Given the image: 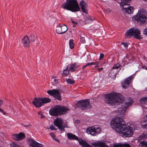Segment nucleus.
Masks as SVG:
<instances>
[{
  "mask_svg": "<svg viewBox=\"0 0 147 147\" xmlns=\"http://www.w3.org/2000/svg\"><path fill=\"white\" fill-rule=\"evenodd\" d=\"M38 115H40V118L41 119L43 118L44 117V115L40 111L38 112Z\"/></svg>",
  "mask_w": 147,
  "mask_h": 147,
  "instance_id": "58836bf2",
  "label": "nucleus"
},
{
  "mask_svg": "<svg viewBox=\"0 0 147 147\" xmlns=\"http://www.w3.org/2000/svg\"><path fill=\"white\" fill-rule=\"evenodd\" d=\"M85 66L86 67H87L89 66H91L90 63H86L85 65Z\"/></svg>",
  "mask_w": 147,
  "mask_h": 147,
  "instance_id": "603ef678",
  "label": "nucleus"
},
{
  "mask_svg": "<svg viewBox=\"0 0 147 147\" xmlns=\"http://www.w3.org/2000/svg\"><path fill=\"white\" fill-rule=\"evenodd\" d=\"M67 30V28L66 25L61 24L57 27L56 32L58 34H62L64 33Z\"/></svg>",
  "mask_w": 147,
  "mask_h": 147,
  "instance_id": "f8f14e48",
  "label": "nucleus"
},
{
  "mask_svg": "<svg viewBox=\"0 0 147 147\" xmlns=\"http://www.w3.org/2000/svg\"><path fill=\"white\" fill-rule=\"evenodd\" d=\"M3 100L0 98V106L3 104Z\"/></svg>",
  "mask_w": 147,
  "mask_h": 147,
  "instance_id": "49530a36",
  "label": "nucleus"
},
{
  "mask_svg": "<svg viewBox=\"0 0 147 147\" xmlns=\"http://www.w3.org/2000/svg\"><path fill=\"white\" fill-rule=\"evenodd\" d=\"M47 93L50 96L54 97L55 98L59 101L61 100V97L59 91L57 89H53L47 91Z\"/></svg>",
  "mask_w": 147,
  "mask_h": 147,
  "instance_id": "9d476101",
  "label": "nucleus"
},
{
  "mask_svg": "<svg viewBox=\"0 0 147 147\" xmlns=\"http://www.w3.org/2000/svg\"><path fill=\"white\" fill-rule=\"evenodd\" d=\"M138 14L134 16V18L138 23L140 25L146 26L147 23V18L146 16L140 12V11L138 12Z\"/></svg>",
  "mask_w": 147,
  "mask_h": 147,
  "instance_id": "0eeeda50",
  "label": "nucleus"
},
{
  "mask_svg": "<svg viewBox=\"0 0 147 147\" xmlns=\"http://www.w3.org/2000/svg\"><path fill=\"white\" fill-rule=\"evenodd\" d=\"M104 57V55L103 54L101 53L100 56V59L101 60Z\"/></svg>",
  "mask_w": 147,
  "mask_h": 147,
  "instance_id": "c03bdc74",
  "label": "nucleus"
},
{
  "mask_svg": "<svg viewBox=\"0 0 147 147\" xmlns=\"http://www.w3.org/2000/svg\"><path fill=\"white\" fill-rule=\"evenodd\" d=\"M103 69V68L102 67L98 69V70L99 72H100Z\"/></svg>",
  "mask_w": 147,
  "mask_h": 147,
  "instance_id": "3c124183",
  "label": "nucleus"
},
{
  "mask_svg": "<svg viewBox=\"0 0 147 147\" xmlns=\"http://www.w3.org/2000/svg\"><path fill=\"white\" fill-rule=\"evenodd\" d=\"M22 43L26 48H28L30 42V40L27 35L25 36L22 40Z\"/></svg>",
  "mask_w": 147,
  "mask_h": 147,
  "instance_id": "a211bd4d",
  "label": "nucleus"
},
{
  "mask_svg": "<svg viewBox=\"0 0 147 147\" xmlns=\"http://www.w3.org/2000/svg\"><path fill=\"white\" fill-rule=\"evenodd\" d=\"M26 136L25 134L21 132H20L18 134H12V138L17 141H20L25 138Z\"/></svg>",
  "mask_w": 147,
  "mask_h": 147,
  "instance_id": "ddd939ff",
  "label": "nucleus"
},
{
  "mask_svg": "<svg viewBox=\"0 0 147 147\" xmlns=\"http://www.w3.org/2000/svg\"><path fill=\"white\" fill-rule=\"evenodd\" d=\"M124 8L125 9V11L124 13H125L129 14L132 12L134 10L133 7L129 6H128L127 7Z\"/></svg>",
  "mask_w": 147,
  "mask_h": 147,
  "instance_id": "412c9836",
  "label": "nucleus"
},
{
  "mask_svg": "<svg viewBox=\"0 0 147 147\" xmlns=\"http://www.w3.org/2000/svg\"><path fill=\"white\" fill-rule=\"evenodd\" d=\"M42 100V98H35L32 102V103L36 108H39L43 105Z\"/></svg>",
  "mask_w": 147,
  "mask_h": 147,
  "instance_id": "f3484780",
  "label": "nucleus"
},
{
  "mask_svg": "<svg viewBox=\"0 0 147 147\" xmlns=\"http://www.w3.org/2000/svg\"><path fill=\"white\" fill-rule=\"evenodd\" d=\"M104 141H99L97 142H92L91 145L94 147H109L105 143Z\"/></svg>",
  "mask_w": 147,
  "mask_h": 147,
  "instance_id": "2eb2a0df",
  "label": "nucleus"
},
{
  "mask_svg": "<svg viewBox=\"0 0 147 147\" xmlns=\"http://www.w3.org/2000/svg\"><path fill=\"white\" fill-rule=\"evenodd\" d=\"M71 22H72V23L74 24V25L73 26V27H74L76 26L77 25V24H78V23L77 22H75L73 20H72Z\"/></svg>",
  "mask_w": 147,
  "mask_h": 147,
  "instance_id": "79ce46f5",
  "label": "nucleus"
},
{
  "mask_svg": "<svg viewBox=\"0 0 147 147\" xmlns=\"http://www.w3.org/2000/svg\"><path fill=\"white\" fill-rule=\"evenodd\" d=\"M90 63V65H95V64H96L95 62H91V63Z\"/></svg>",
  "mask_w": 147,
  "mask_h": 147,
  "instance_id": "864d4df0",
  "label": "nucleus"
},
{
  "mask_svg": "<svg viewBox=\"0 0 147 147\" xmlns=\"http://www.w3.org/2000/svg\"><path fill=\"white\" fill-rule=\"evenodd\" d=\"M114 147H121V144H115L114 146Z\"/></svg>",
  "mask_w": 147,
  "mask_h": 147,
  "instance_id": "09e8293b",
  "label": "nucleus"
},
{
  "mask_svg": "<svg viewBox=\"0 0 147 147\" xmlns=\"http://www.w3.org/2000/svg\"><path fill=\"white\" fill-rule=\"evenodd\" d=\"M143 33L144 34L147 36V28L144 30L143 31Z\"/></svg>",
  "mask_w": 147,
  "mask_h": 147,
  "instance_id": "37998d69",
  "label": "nucleus"
},
{
  "mask_svg": "<svg viewBox=\"0 0 147 147\" xmlns=\"http://www.w3.org/2000/svg\"><path fill=\"white\" fill-rule=\"evenodd\" d=\"M121 147H130V146L128 144H121Z\"/></svg>",
  "mask_w": 147,
  "mask_h": 147,
  "instance_id": "4c0bfd02",
  "label": "nucleus"
},
{
  "mask_svg": "<svg viewBox=\"0 0 147 147\" xmlns=\"http://www.w3.org/2000/svg\"><path fill=\"white\" fill-rule=\"evenodd\" d=\"M79 5L81 7L82 10L85 13H87V11L86 9L87 4L83 0L81 1L79 3Z\"/></svg>",
  "mask_w": 147,
  "mask_h": 147,
  "instance_id": "6ab92c4d",
  "label": "nucleus"
},
{
  "mask_svg": "<svg viewBox=\"0 0 147 147\" xmlns=\"http://www.w3.org/2000/svg\"><path fill=\"white\" fill-rule=\"evenodd\" d=\"M0 111L1 113H3V115H5L6 114V113L4 112L3 111V110L2 109H1L0 108Z\"/></svg>",
  "mask_w": 147,
  "mask_h": 147,
  "instance_id": "de8ad7c7",
  "label": "nucleus"
},
{
  "mask_svg": "<svg viewBox=\"0 0 147 147\" xmlns=\"http://www.w3.org/2000/svg\"><path fill=\"white\" fill-rule=\"evenodd\" d=\"M54 139L56 141H57V142H58L59 143V140L58 139L55 138V139Z\"/></svg>",
  "mask_w": 147,
  "mask_h": 147,
  "instance_id": "6e6d98bb",
  "label": "nucleus"
},
{
  "mask_svg": "<svg viewBox=\"0 0 147 147\" xmlns=\"http://www.w3.org/2000/svg\"><path fill=\"white\" fill-rule=\"evenodd\" d=\"M125 36L128 38L132 36L134 38L140 40L142 38L141 36V32L139 29L133 28L128 30L126 33Z\"/></svg>",
  "mask_w": 147,
  "mask_h": 147,
  "instance_id": "39448f33",
  "label": "nucleus"
},
{
  "mask_svg": "<svg viewBox=\"0 0 147 147\" xmlns=\"http://www.w3.org/2000/svg\"><path fill=\"white\" fill-rule=\"evenodd\" d=\"M117 119L118 121L111 123V127L123 137L131 136L134 132L133 128L125 124L122 118L119 117Z\"/></svg>",
  "mask_w": 147,
  "mask_h": 147,
  "instance_id": "f257e3e1",
  "label": "nucleus"
},
{
  "mask_svg": "<svg viewBox=\"0 0 147 147\" xmlns=\"http://www.w3.org/2000/svg\"><path fill=\"white\" fill-rule=\"evenodd\" d=\"M69 71L68 69V66H67L66 68L63 71V75L65 76H67L69 74Z\"/></svg>",
  "mask_w": 147,
  "mask_h": 147,
  "instance_id": "cd10ccee",
  "label": "nucleus"
},
{
  "mask_svg": "<svg viewBox=\"0 0 147 147\" xmlns=\"http://www.w3.org/2000/svg\"><path fill=\"white\" fill-rule=\"evenodd\" d=\"M49 128L51 130L55 129V127L52 125H51Z\"/></svg>",
  "mask_w": 147,
  "mask_h": 147,
  "instance_id": "a18cd8bd",
  "label": "nucleus"
},
{
  "mask_svg": "<svg viewBox=\"0 0 147 147\" xmlns=\"http://www.w3.org/2000/svg\"><path fill=\"white\" fill-rule=\"evenodd\" d=\"M128 3H126L123 2H121L120 3V5L121 7L122 8V10L124 12L125 11V9L124 8L125 7H127L128 6H129L128 4H127Z\"/></svg>",
  "mask_w": 147,
  "mask_h": 147,
  "instance_id": "5701e85b",
  "label": "nucleus"
},
{
  "mask_svg": "<svg viewBox=\"0 0 147 147\" xmlns=\"http://www.w3.org/2000/svg\"><path fill=\"white\" fill-rule=\"evenodd\" d=\"M50 134L53 139H55V138H56L55 136L53 133H50Z\"/></svg>",
  "mask_w": 147,
  "mask_h": 147,
  "instance_id": "a19ab883",
  "label": "nucleus"
},
{
  "mask_svg": "<svg viewBox=\"0 0 147 147\" xmlns=\"http://www.w3.org/2000/svg\"><path fill=\"white\" fill-rule=\"evenodd\" d=\"M53 82L55 84H57L58 83V80L57 79H55L54 80Z\"/></svg>",
  "mask_w": 147,
  "mask_h": 147,
  "instance_id": "8fccbe9b",
  "label": "nucleus"
},
{
  "mask_svg": "<svg viewBox=\"0 0 147 147\" xmlns=\"http://www.w3.org/2000/svg\"><path fill=\"white\" fill-rule=\"evenodd\" d=\"M134 79V77L131 75L127 78L122 83V86L123 88H128L131 82V80Z\"/></svg>",
  "mask_w": 147,
  "mask_h": 147,
  "instance_id": "4468645a",
  "label": "nucleus"
},
{
  "mask_svg": "<svg viewBox=\"0 0 147 147\" xmlns=\"http://www.w3.org/2000/svg\"><path fill=\"white\" fill-rule=\"evenodd\" d=\"M59 129L62 132H63L65 131L64 127L62 125L58 127Z\"/></svg>",
  "mask_w": 147,
  "mask_h": 147,
  "instance_id": "f704fd0d",
  "label": "nucleus"
},
{
  "mask_svg": "<svg viewBox=\"0 0 147 147\" xmlns=\"http://www.w3.org/2000/svg\"><path fill=\"white\" fill-rule=\"evenodd\" d=\"M142 67L144 69H145L146 70H147V66H142Z\"/></svg>",
  "mask_w": 147,
  "mask_h": 147,
  "instance_id": "5fc2aeb1",
  "label": "nucleus"
},
{
  "mask_svg": "<svg viewBox=\"0 0 147 147\" xmlns=\"http://www.w3.org/2000/svg\"><path fill=\"white\" fill-rule=\"evenodd\" d=\"M143 121L146 124H142V126L143 128L147 129V114L144 116L143 118Z\"/></svg>",
  "mask_w": 147,
  "mask_h": 147,
  "instance_id": "a878e982",
  "label": "nucleus"
},
{
  "mask_svg": "<svg viewBox=\"0 0 147 147\" xmlns=\"http://www.w3.org/2000/svg\"><path fill=\"white\" fill-rule=\"evenodd\" d=\"M0 147H2L0 146Z\"/></svg>",
  "mask_w": 147,
  "mask_h": 147,
  "instance_id": "13d9d810",
  "label": "nucleus"
},
{
  "mask_svg": "<svg viewBox=\"0 0 147 147\" xmlns=\"http://www.w3.org/2000/svg\"><path fill=\"white\" fill-rule=\"evenodd\" d=\"M138 138L139 139H147V133H145L140 136Z\"/></svg>",
  "mask_w": 147,
  "mask_h": 147,
  "instance_id": "c85d7f7f",
  "label": "nucleus"
},
{
  "mask_svg": "<svg viewBox=\"0 0 147 147\" xmlns=\"http://www.w3.org/2000/svg\"><path fill=\"white\" fill-rule=\"evenodd\" d=\"M101 130L100 128L98 126H91L88 127L86 131L88 134L95 136L98 134Z\"/></svg>",
  "mask_w": 147,
  "mask_h": 147,
  "instance_id": "1a4fd4ad",
  "label": "nucleus"
},
{
  "mask_svg": "<svg viewBox=\"0 0 147 147\" xmlns=\"http://www.w3.org/2000/svg\"><path fill=\"white\" fill-rule=\"evenodd\" d=\"M61 7L64 9L75 12L79 11L80 8L76 0H66L61 5Z\"/></svg>",
  "mask_w": 147,
  "mask_h": 147,
  "instance_id": "7ed1b4c3",
  "label": "nucleus"
},
{
  "mask_svg": "<svg viewBox=\"0 0 147 147\" xmlns=\"http://www.w3.org/2000/svg\"><path fill=\"white\" fill-rule=\"evenodd\" d=\"M27 141L30 143V147H42V144L38 143L34 140L30 138H28Z\"/></svg>",
  "mask_w": 147,
  "mask_h": 147,
  "instance_id": "dca6fc26",
  "label": "nucleus"
},
{
  "mask_svg": "<svg viewBox=\"0 0 147 147\" xmlns=\"http://www.w3.org/2000/svg\"><path fill=\"white\" fill-rule=\"evenodd\" d=\"M140 145L141 146L143 147H147V141L141 142L140 143Z\"/></svg>",
  "mask_w": 147,
  "mask_h": 147,
  "instance_id": "7c9ffc66",
  "label": "nucleus"
},
{
  "mask_svg": "<svg viewBox=\"0 0 147 147\" xmlns=\"http://www.w3.org/2000/svg\"><path fill=\"white\" fill-rule=\"evenodd\" d=\"M100 62L97 61L95 62L96 64H95V65L94 66L95 67H99L100 65H99Z\"/></svg>",
  "mask_w": 147,
  "mask_h": 147,
  "instance_id": "ea45409f",
  "label": "nucleus"
},
{
  "mask_svg": "<svg viewBox=\"0 0 147 147\" xmlns=\"http://www.w3.org/2000/svg\"><path fill=\"white\" fill-rule=\"evenodd\" d=\"M79 67V65H78L76 63H71L70 65V67L69 68V70L70 72H73L75 70V68H78Z\"/></svg>",
  "mask_w": 147,
  "mask_h": 147,
  "instance_id": "aec40b11",
  "label": "nucleus"
},
{
  "mask_svg": "<svg viewBox=\"0 0 147 147\" xmlns=\"http://www.w3.org/2000/svg\"><path fill=\"white\" fill-rule=\"evenodd\" d=\"M41 101L42 102L43 105L45 104L50 102L51 100L48 98H42V100Z\"/></svg>",
  "mask_w": 147,
  "mask_h": 147,
  "instance_id": "393cba45",
  "label": "nucleus"
},
{
  "mask_svg": "<svg viewBox=\"0 0 147 147\" xmlns=\"http://www.w3.org/2000/svg\"><path fill=\"white\" fill-rule=\"evenodd\" d=\"M55 125L57 127L63 125V121L60 119L58 118L56 119L54 121Z\"/></svg>",
  "mask_w": 147,
  "mask_h": 147,
  "instance_id": "4be33fe9",
  "label": "nucleus"
},
{
  "mask_svg": "<svg viewBox=\"0 0 147 147\" xmlns=\"http://www.w3.org/2000/svg\"><path fill=\"white\" fill-rule=\"evenodd\" d=\"M85 67H86L85 66V65L83 66V67H82V69H83Z\"/></svg>",
  "mask_w": 147,
  "mask_h": 147,
  "instance_id": "4d7b16f0",
  "label": "nucleus"
},
{
  "mask_svg": "<svg viewBox=\"0 0 147 147\" xmlns=\"http://www.w3.org/2000/svg\"><path fill=\"white\" fill-rule=\"evenodd\" d=\"M10 145L11 147H22L19 144L14 142L10 144Z\"/></svg>",
  "mask_w": 147,
  "mask_h": 147,
  "instance_id": "72a5a7b5",
  "label": "nucleus"
},
{
  "mask_svg": "<svg viewBox=\"0 0 147 147\" xmlns=\"http://www.w3.org/2000/svg\"><path fill=\"white\" fill-rule=\"evenodd\" d=\"M133 100H132L128 102L123 103L121 105V107L119 109L118 111L121 114V115L124 114L126 109L132 103Z\"/></svg>",
  "mask_w": 147,
  "mask_h": 147,
  "instance_id": "9b49d317",
  "label": "nucleus"
},
{
  "mask_svg": "<svg viewBox=\"0 0 147 147\" xmlns=\"http://www.w3.org/2000/svg\"><path fill=\"white\" fill-rule=\"evenodd\" d=\"M104 100L106 103L114 106L117 103H122L124 98L120 94L112 92L105 95Z\"/></svg>",
  "mask_w": 147,
  "mask_h": 147,
  "instance_id": "f03ea898",
  "label": "nucleus"
},
{
  "mask_svg": "<svg viewBox=\"0 0 147 147\" xmlns=\"http://www.w3.org/2000/svg\"><path fill=\"white\" fill-rule=\"evenodd\" d=\"M140 103L143 105H147V96L142 97L140 100Z\"/></svg>",
  "mask_w": 147,
  "mask_h": 147,
  "instance_id": "b1692460",
  "label": "nucleus"
},
{
  "mask_svg": "<svg viewBox=\"0 0 147 147\" xmlns=\"http://www.w3.org/2000/svg\"><path fill=\"white\" fill-rule=\"evenodd\" d=\"M89 99H84L80 100L76 104L77 107L81 109L84 110L86 109H90L92 106L90 104Z\"/></svg>",
  "mask_w": 147,
  "mask_h": 147,
  "instance_id": "6e6552de",
  "label": "nucleus"
},
{
  "mask_svg": "<svg viewBox=\"0 0 147 147\" xmlns=\"http://www.w3.org/2000/svg\"><path fill=\"white\" fill-rule=\"evenodd\" d=\"M69 45L70 48L72 49L74 47V40L72 39H71L69 41Z\"/></svg>",
  "mask_w": 147,
  "mask_h": 147,
  "instance_id": "c756f323",
  "label": "nucleus"
},
{
  "mask_svg": "<svg viewBox=\"0 0 147 147\" xmlns=\"http://www.w3.org/2000/svg\"><path fill=\"white\" fill-rule=\"evenodd\" d=\"M120 67L121 66L119 64H117L116 65H114L112 68L111 69V71H112L114 69H117L120 68Z\"/></svg>",
  "mask_w": 147,
  "mask_h": 147,
  "instance_id": "2f4dec72",
  "label": "nucleus"
},
{
  "mask_svg": "<svg viewBox=\"0 0 147 147\" xmlns=\"http://www.w3.org/2000/svg\"><path fill=\"white\" fill-rule=\"evenodd\" d=\"M30 38L31 41L34 42L37 39L36 35L35 34H31L30 36Z\"/></svg>",
  "mask_w": 147,
  "mask_h": 147,
  "instance_id": "bb28decb",
  "label": "nucleus"
},
{
  "mask_svg": "<svg viewBox=\"0 0 147 147\" xmlns=\"http://www.w3.org/2000/svg\"><path fill=\"white\" fill-rule=\"evenodd\" d=\"M121 45H123V46L126 49H127V48L128 47V44L126 43L121 42Z\"/></svg>",
  "mask_w": 147,
  "mask_h": 147,
  "instance_id": "e433bc0d",
  "label": "nucleus"
},
{
  "mask_svg": "<svg viewBox=\"0 0 147 147\" xmlns=\"http://www.w3.org/2000/svg\"><path fill=\"white\" fill-rule=\"evenodd\" d=\"M69 110L68 108L59 105H56L54 108L51 109L49 111L50 115L54 116H58L60 115L65 114Z\"/></svg>",
  "mask_w": 147,
  "mask_h": 147,
  "instance_id": "20e7f679",
  "label": "nucleus"
},
{
  "mask_svg": "<svg viewBox=\"0 0 147 147\" xmlns=\"http://www.w3.org/2000/svg\"><path fill=\"white\" fill-rule=\"evenodd\" d=\"M67 136L68 139L70 140H75L78 141L80 145L82 147H92V146L82 138H79L75 135L71 133H67Z\"/></svg>",
  "mask_w": 147,
  "mask_h": 147,
  "instance_id": "423d86ee",
  "label": "nucleus"
},
{
  "mask_svg": "<svg viewBox=\"0 0 147 147\" xmlns=\"http://www.w3.org/2000/svg\"><path fill=\"white\" fill-rule=\"evenodd\" d=\"M80 40L81 42L82 43H84L85 42V38L84 37H82L81 36H80Z\"/></svg>",
  "mask_w": 147,
  "mask_h": 147,
  "instance_id": "c9c22d12",
  "label": "nucleus"
},
{
  "mask_svg": "<svg viewBox=\"0 0 147 147\" xmlns=\"http://www.w3.org/2000/svg\"><path fill=\"white\" fill-rule=\"evenodd\" d=\"M66 81L67 83L70 84H74L75 82V81L73 80H72L69 78H66Z\"/></svg>",
  "mask_w": 147,
  "mask_h": 147,
  "instance_id": "473e14b6",
  "label": "nucleus"
}]
</instances>
